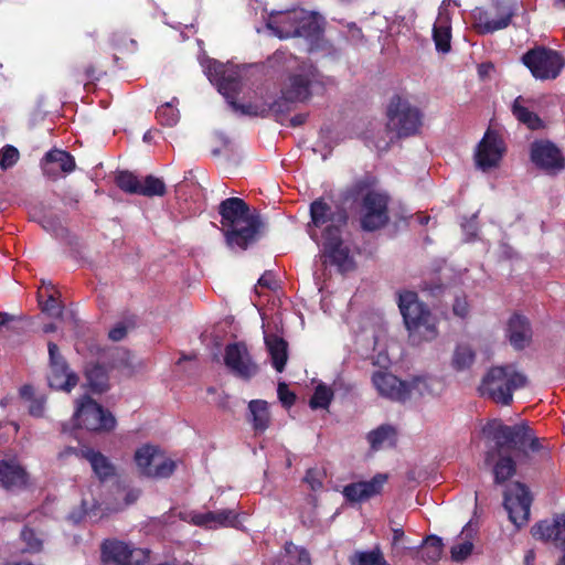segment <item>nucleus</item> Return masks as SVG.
I'll list each match as a JSON object with an SVG mask.
<instances>
[{
    "label": "nucleus",
    "instance_id": "54",
    "mask_svg": "<svg viewBox=\"0 0 565 565\" xmlns=\"http://www.w3.org/2000/svg\"><path fill=\"white\" fill-rule=\"evenodd\" d=\"M45 411V398L43 396L33 398L29 405V414L33 417H43Z\"/></svg>",
    "mask_w": 565,
    "mask_h": 565
},
{
    "label": "nucleus",
    "instance_id": "15",
    "mask_svg": "<svg viewBox=\"0 0 565 565\" xmlns=\"http://www.w3.org/2000/svg\"><path fill=\"white\" fill-rule=\"evenodd\" d=\"M530 159L537 169L547 174L555 175L565 169L562 150L548 139H537L531 143Z\"/></svg>",
    "mask_w": 565,
    "mask_h": 565
},
{
    "label": "nucleus",
    "instance_id": "7",
    "mask_svg": "<svg viewBox=\"0 0 565 565\" xmlns=\"http://www.w3.org/2000/svg\"><path fill=\"white\" fill-rule=\"evenodd\" d=\"M522 64L539 81L556 79L565 67V57L556 50L535 45L521 56Z\"/></svg>",
    "mask_w": 565,
    "mask_h": 565
},
{
    "label": "nucleus",
    "instance_id": "21",
    "mask_svg": "<svg viewBox=\"0 0 565 565\" xmlns=\"http://www.w3.org/2000/svg\"><path fill=\"white\" fill-rule=\"evenodd\" d=\"M372 383L381 396L396 402H405L411 394L409 385L390 372L376 371Z\"/></svg>",
    "mask_w": 565,
    "mask_h": 565
},
{
    "label": "nucleus",
    "instance_id": "17",
    "mask_svg": "<svg viewBox=\"0 0 565 565\" xmlns=\"http://www.w3.org/2000/svg\"><path fill=\"white\" fill-rule=\"evenodd\" d=\"M224 364L236 377L244 381H249L259 372L244 342L228 343L225 347Z\"/></svg>",
    "mask_w": 565,
    "mask_h": 565
},
{
    "label": "nucleus",
    "instance_id": "2",
    "mask_svg": "<svg viewBox=\"0 0 565 565\" xmlns=\"http://www.w3.org/2000/svg\"><path fill=\"white\" fill-rule=\"evenodd\" d=\"M222 233L231 248L247 249L256 243L265 228L258 213H252L249 205L241 198H228L218 205Z\"/></svg>",
    "mask_w": 565,
    "mask_h": 565
},
{
    "label": "nucleus",
    "instance_id": "35",
    "mask_svg": "<svg viewBox=\"0 0 565 565\" xmlns=\"http://www.w3.org/2000/svg\"><path fill=\"white\" fill-rule=\"evenodd\" d=\"M19 537L24 544L22 553L40 554L44 548L43 533L29 525H24L21 529Z\"/></svg>",
    "mask_w": 565,
    "mask_h": 565
},
{
    "label": "nucleus",
    "instance_id": "14",
    "mask_svg": "<svg viewBox=\"0 0 565 565\" xmlns=\"http://www.w3.org/2000/svg\"><path fill=\"white\" fill-rule=\"evenodd\" d=\"M318 70L312 64L301 63L296 72L287 77L281 87V93L289 100L303 103L311 97V87L318 82Z\"/></svg>",
    "mask_w": 565,
    "mask_h": 565
},
{
    "label": "nucleus",
    "instance_id": "6",
    "mask_svg": "<svg viewBox=\"0 0 565 565\" xmlns=\"http://www.w3.org/2000/svg\"><path fill=\"white\" fill-rule=\"evenodd\" d=\"M386 128L394 131L398 138H407L419 132L423 125V113L409 103L407 98L394 95L386 109Z\"/></svg>",
    "mask_w": 565,
    "mask_h": 565
},
{
    "label": "nucleus",
    "instance_id": "22",
    "mask_svg": "<svg viewBox=\"0 0 565 565\" xmlns=\"http://www.w3.org/2000/svg\"><path fill=\"white\" fill-rule=\"evenodd\" d=\"M386 473H376L369 481L351 482L343 487L342 494L348 502L359 503L381 494L384 484L387 482Z\"/></svg>",
    "mask_w": 565,
    "mask_h": 565
},
{
    "label": "nucleus",
    "instance_id": "10",
    "mask_svg": "<svg viewBox=\"0 0 565 565\" xmlns=\"http://www.w3.org/2000/svg\"><path fill=\"white\" fill-rule=\"evenodd\" d=\"M73 419L76 427L89 431H110L116 426L114 415L87 395L78 402Z\"/></svg>",
    "mask_w": 565,
    "mask_h": 565
},
{
    "label": "nucleus",
    "instance_id": "32",
    "mask_svg": "<svg viewBox=\"0 0 565 565\" xmlns=\"http://www.w3.org/2000/svg\"><path fill=\"white\" fill-rule=\"evenodd\" d=\"M523 102L524 98L522 96H518L514 99L511 106L512 115L516 118L518 121L525 125L530 130L543 129L545 127L544 121L537 114L523 106Z\"/></svg>",
    "mask_w": 565,
    "mask_h": 565
},
{
    "label": "nucleus",
    "instance_id": "1",
    "mask_svg": "<svg viewBox=\"0 0 565 565\" xmlns=\"http://www.w3.org/2000/svg\"><path fill=\"white\" fill-rule=\"evenodd\" d=\"M484 431L494 440L498 460L493 466L494 482L501 484L509 480L516 471V463L510 455H503L504 449H516L522 452L523 458L529 455L525 450L527 445L532 452L543 449L540 438L534 435L533 429L526 422L513 426L503 424L501 420H493L487 425Z\"/></svg>",
    "mask_w": 565,
    "mask_h": 565
},
{
    "label": "nucleus",
    "instance_id": "44",
    "mask_svg": "<svg viewBox=\"0 0 565 565\" xmlns=\"http://www.w3.org/2000/svg\"><path fill=\"white\" fill-rule=\"evenodd\" d=\"M116 184L126 193L139 195L141 180L130 171H120L116 177Z\"/></svg>",
    "mask_w": 565,
    "mask_h": 565
},
{
    "label": "nucleus",
    "instance_id": "41",
    "mask_svg": "<svg viewBox=\"0 0 565 565\" xmlns=\"http://www.w3.org/2000/svg\"><path fill=\"white\" fill-rule=\"evenodd\" d=\"M476 359L473 350L467 344L457 345L452 355V367L457 371L469 369Z\"/></svg>",
    "mask_w": 565,
    "mask_h": 565
},
{
    "label": "nucleus",
    "instance_id": "48",
    "mask_svg": "<svg viewBox=\"0 0 565 565\" xmlns=\"http://www.w3.org/2000/svg\"><path fill=\"white\" fill-rule=\"evenodd\" d=\"M473 550V544L470 540H466L465 542L454 545L450 550L451 559L454 562H462L465 561Z\"/></svg>",
    "mask_w": 565,
    "mask_h": 565
},
{
    "label": "nucleus",
    "instance_id": "31",
    "mask_svg": "<svg viewBox=\"0 0 565 565\" xmlns=\"http://www.w3.org/2000/svg\"><path fill=\"white\" fill-rule=\"evenodd\" d=\"M192 521L195 525L200 526H209L211 523H217L222 526H234L237 522V514L231 509H224L198 514Z\"/></svg>",
    "mask_w": 565,
    "mask_h": 565
},
{
    "label": "nucleus",
    "instance_id": "30",
    "mask_svg": "<svg viewBox=\"0 0 565 565\" xmlns=\"http://www.w3.org/2000/svg\"><path fill=\"white\" fill-rule=\"evenodd\" d=\"M85 379L89 391L94 394H102L109 388V375L107 369L99 363L86 366Z\"/></svg>",
    "mask_w": 565,
    "mask_h": 565
},
{
    "label": "nucleus",
    "instance_id": "16",
    "mask_svg": "<svg viewBox=\"0 0 565 565\" xmlns=\"http://www.w3.org/2000/svg\"><path fill=\"white\" fill-rule=\"evenodd\" d=\"M329 235L321 237L320 257L326 265L335 266L339 273H347L354 268V260L350 248L342 239V232L328 231Z\"/></svg>",
    "mask_w": 565,
    "mask_h": 565
},
{
    "label": "nucleus",
    "instance_id": "38",
    "mask_svg": "<svg viewBox=\"0 0 565 565\" xmlns=\"http://www.w3.org/2000/svg\"><path fill=\"white\" fill-rule=\"evenodd\" d=\"M166 193L167 186L161 178L149 174L141 180L139 195L153 198L163 196Z\"/></svg>",
    "mask_w": 565,
    "mask_h": 565
},
{
    "label": "nucleus",
    "instance_id": "3",
    "mask_svg": "<svg viewBox=\"0 0 565 565\" xmlns=\"http://www.w3.org/2000/svg\"><path fill=\"white\" fill-rule=\"evenodd\" d=\"M376 184L374 175L365 174L356 179L345 192V199L356 203L361 230L369 233L386 227L391 221V196L386 191L375 189Z\"/></svg>",
    "mask_w": 565,
    "mask_h": 565
},
{
    "label": "nucleus",
    "instance_id": "50",
    "mask_svg": "<svg viewBox=\"0 0 565 565\" xmlns=\"http://www.w3.org/2000/svg\"><path fill=\"white\" fill-rule=\"evenodd\" d=\"M103 74L104 73L97 71L93 64H89L85 67L83 76H81L79 73H74V77L77 83L87 81V83H85V86H87V84H94L95 82L99 81Z\"/></svg>",
    "mask_w": 565,
    "mask_h": 565
},
{
    "label": "nucleus",
    "instance_id": "19",
    "mask_svg": "<svg viewBox=\"0 0 565 565\" xmlns=\"http://www.w3.org/2000/svg\"><path fill=\"white\" fill-rule=\"evenodd\" d=\"M40 167L44 177L56 181L63 174L73 172L76 168V162L68 151L53 148L43 156Z\"/></svg>",
    "mask_w": 565,
    "mask_h": 565
},
{
    "label": "nucleus",
    "instance_id": "24",
    "mask_svg": "<svg viewBox=\"0 0 565 565\" xmlns=\"http://www.w3.org/2000/svg\"><path fill=\"white\" fill-rule=\"evenodd\" d=\"M532 327L529 319L520 313H513L507 323V338L518 351L530 345L532 341Z\"/></svg>",
    "mask_w": 565,
    "mask_h": 565
},
{
    "label": "nucleus",
    "instance_id": "27",
    "mask_svg": "<svg viewBox=\"0 0 565 565\" xmlns=\"http://www.w3.org/2000/svg\"><path fill=\"white\" fill-rule=\"evenodd\" d=\"M214 72L217 76L218 92L226 98L228 104L230 100H236V96L242 89L239 75L236 72L228 73L221 63L214 64Z\"/></svg>",
    "mask_w": 565,
    "mask_h": 565
},
{
    "label": "nucleus",
    "instance_id": "23",
    "mask_svg": "<svg viewBox=\"0 0 565 565\" xmlns=\"http://www.w3.org/2000/svg\"><path fill=\"white\" fill-rule=\"evenodd\" d=\"M0 484L7 491L24 490L30 486V475L15 459H1Z\"/></svg>",
    "mask_w": 565,
    "mask_h": 565
},
{
    "label": "nucleus",
    "instance_id": "47",
    "mask_svg": "<svg viewBox=\"0 0 565 565\" xmlns=\"http://www.w3.org/2000/svg\"><path fill=\"white\" fill-rule=\"evenodd\" d=\"M20 159L19 150L11 145H6L0 149V168L6 171L11 169Z\"/></svg>",
    "mask_w": 565,
    "mask_h": 565
},
{
    "label": "nucleus",
    "instance_id": "53",
    "mask_svg": "<svg viewBox=\"0 0 565 565\" xmlns=\"http://www.w3.org/2000/svg\"><path fill=\"white\" fill-rule=\"evenodd\" d=\"M47 349H49L50 367L55 366V365H64L67 363L66 360L64 359V356L61 354L57 344L50 341L47 343Z\"/></svg>",
    "mask_w": 565,
    "mask_h": 565
},
{
    "label": "nucleus",
    "instance_id": "40",
    "mask_svg": "<svg viewBox=\"0 0 565 565\" xmlns=\"http://www.w3.org/2000/svg\"><path fill=\"white\" fill-rule=\"evenodd\" d=\"M316 12H308L303 10L301 15V23L299 25V34L297 38L316 39L322 32V29L318 24Z\"/></svg>",
    "mask_w": 565,
    "mask_h": 565
},
{
    "label": "nucleus",
    "instance_id": "5",
    "mask_svg": "<svg viewBox=\"0 0 565 565\" xmlns=\"http://www.w3.org/2000/svg\"><path fill=\"white\" fill-rule=\"evenodd\" d=\"M526 385V377L511 365L494 366L484 375L479 386L482 396L502 405H510L513 392Z\"/></svg>",
    "mask_w": 565,
    "mask_h": 565
},
{
    "label": "nucleus",
    "instance_id": "61",
    "mask_svg": "<svg viewBox=\"0 0 565 565\" xmlns=\"http://www.w3.org/2000/svg\"><path fill=\"white\" fill-rule=\"evenodd\" d=\"M306 120H307L306 114H297L290 118L289 124L291 127H299V126L303 125L306 122Z\"/></svg>",
    "mask_w": 565,
    "mask_h": 565
},
{
    "label": "nucleus",
    "instance_id": "62",
    "mask_svg": "<svg viewBox=\"0 0 565 565\" xmlns=\"http://www.w3.org/2000/svg\"><path fill=\"white\" fill-rule=\"evenodd\" d=\"M494 70V66L492 63L488 62V63H481L478 67V73L480 75V77H486L487 75H489V73L491 71Z\"/></svg>",
    "mask_w": 565,
    "mask_h": 565
},
{
    "label": "nucleus",
    "instance_id": "59",
    "mask_svg": "<svg viewBox=\"0 0 565 565\" xmlns=\"http://www.w3.org/2000/svg\"><path fill=\"white\" fill-rule=\"evenodd\" d=\"M20 396L29 402H31L34 397V388L32 385L30 384H25L23 386H21L20 391Z\"/></svg>",
    "mask_w": 565,
    "mask_h": 565
},
{
    "label": "nucleus",
    "instance_id": "25",
    "mask_svg": "<svg viewBox=\"0 0 565 565\" xmlns=\"http://www.w3.org/2000/svg\"><path fill=\"white\" fill-rule=\"evenodd\" d=\"M81 457L89 462L95 477L100 482L108 481L116 476V466L100 451L84 447L81 449Z\"/></svg>",
    "mask_w": 565,
    "mask_h": 565
},
{
    "label": "nucleus",
    "instance_id": "34",
    "mask_svg": "<svg viewBox=\"0 0 565 565\" xmlns=\"http://www.w3.org/2000/svg\"><path fill=\"white\" fill-rule=\"evenodd\" d=\"M396 429L387 424L381 425L367 434V441L373 450H379L385 444L395 446Z\"/></svg>",
    "mask_w": 565,
    "mask_h": 565
},
{
    "label": "nucleus",
    "instance_id": "52",
    "mask_svg": "<svg viewBox=\"0 0 565 565\" xmlns=\"http://www.w3.org/2000/svg\"><path fill=\"white\" fill-rule=\"evenodd\" d=\"M277 394L281 404L287 408L296 402V394L289 390L286 383L278 384Z\"/></svg>",
    "mask_w": 565,
    "mask_h": 565
},
{
    "label": "nucleus",
    "instance_id": "63",
    "mask_svg": "<svg viewBox=\"0 0 565 565\" xmlns=\"http://www.w3.org/2000/svg\"><path fill=\"white\" fill-rule=\"evenodd\" d=\"M139 493H140L139 491H135V490L129 491V492L126 494V497H125V502H126V504H131V503H134V502L138 499Z\"/></svg>",
    "mask_w": 565,
    "mask_h": 565
},
{
    "label": "nucleus",
    "instance_id": "9",
    "mask_svg": "<svg viewBox=\"0 0 565 565\" xmlns=\"http://www.w3.org/2000/svg\"><path fill=\"white\" fill-rule=\"evenodd\" d=\"M310 218L311 221L308 224L310 237L317 241V233L311 227L322 228L321 237L329 235L328 231L343 232L349 215L345 209L337 207L333 210L323 198H319L310 204Z\"/></svg>",
    "mask_w": 565,
    "mask_h": 565
},
{
    "label": "nucleus",
    "instance_id": "26",
    "mask_svg": "<svg viewBox=\"0 0 565 565\" xmlns=\"http://www.w3.org/2000/svg\"><path fill=\"white\" fill-rule=\"evenodd\" d=\"M532 535L543 541L565 543V514L556 515L553 522L541 521L532 527Z\"/></svg>",
    "mask_w": 565,
    "mask_h": 565
},
{
    "label": "nucleus",
    "instance_id": "57",
    "mask_svg": "<svg viewBox=\"0 0 565 565\" xmlns=\"http://www.w3.org/2000/svg\"><path fill=\"white\" fill-rule=\"evenodd\" d=\"M290 565H311V557L305 547L298 550L297 559Z\"/></svg>",
    "mask_w": 565,
    "mask_h": 565
},
{
    "label": "nucleus",
    "instance_id": "12",
    "mask_svg": "<svg viewBox=\"0 0 565 565\" xmlns=\"http://www.w3.org/2000/svg\"><path fill=\"white\" fill-rule=\"evenodd\" d=\"M494 12L476 8L472 12L473 28L479 34H490L508 28L515 14L511 3L504 0H493Z\"/></svg>",
    "mask_w": 565,
    "mask_h": 565
},
{
    "label": "nucleus",
    "instance_id": "29",
    "mask_svg": "<svg viewBox=\"0 0 565 565\" xmlns=\"http://www.w3.org/2000/svg\"><path fill=\"white\" fill-rule=\"evenodd\" d=\"M265 344L274 369L281 373L288 360V343L281 337L270 333L265 335Z\"/></svg>",
    "mask_w": 565,
    "mask_h": 565
},
{
    "label": "nucleus",
    "instance_id": "60",
    "mask_svg": "<svg viewBox=\"0 0 565 565\" xmlns=\"http://www.w3.org/2000/svg\"><path fill=\"white\" fill-rule=\"evenodd\" d=\"M392 545L395 546L399 543V541L404 537L405 533L402 526L399 527H392Z\"/></svg>",
    "mask_w": 565,
    "mask_h": 565
},
{
    "label": "nucleus",
    "instance_id": "28",
    "mask_svg": "<svg viewBox=\"0 0 565 565\" xmlns=\"http://www.w3.org/2000/svg\"><path fill=\"white\" fill-rule=\"evenodd\" d=\"M47 381L50 387L68 393L77 385L78 376L70 370L66 363L64 365L51 366Z\"/></svg>",
    "mask_w": 565,
    "mask_h": 565
},
{
    "label": "nucleus",
    "instance_id": "4",
    "mask_svg": "<svg viewBox=\"0 0 565 565\" xmlns=\"http://www.w3.org/2000/svg\"><path fill=\"white\" fill-rule=\"evenodd\" d=\"M398 308L413 343L418 344L437 337L436 318L415 291L398 292Z\"/></svg>",
    "mask_w": 565,
    "mask_h": 565
},
{
    "label": "nucleus",
    "instance_id": "51",
    "mask_svg": "<svg viewBox=\"0 0 565 565\" xmlns=\"http://www.w3.org/2000/svg\"><path fill=\"white\" fill-rule=\"evenodd\" d=\"M42 310L52 317H58L62 315L63 307L58 300L53 296L49 295L45 301H40Z\"/></svg>",
    "mask_w": 565,
    "mask_h": 565
},
{
    "label": "nucleus",
    "instance_id": "55",
    "mask_svg": "<svg viewBox=\"0 0 565 565\" xmlns=\"http://www.w3.org/2000/svg\"><path fill=\"white\" fill-rule=\"evenodd\" d=\"M452 312L459 318H466L469 313V303L466 297H457L452 305Z\"/></svg>",
    "mask_w": 565,
    "mask_h": 565
},
{
    "label": "nucleus",
    "instance_id": "36",
    "mask_svg": "<svg viewBox=\"0 0 565 565\" xmlns=\"http://www.w3.org/2000/svg\"><path fill=\"white\" fill-rule=\"evenodd\" d=\"M351 565H390L379 545L371 551H356L350 556Z\"/></svg>",
    "mask_w": 565,
    "mask_h": 565
},
{
    "label": "nucleus",
    "instance_id": "58",
    "mask_svg": "<svg viewBox=\"0 0 565 565\" xmlns=\"http://www.w3.org/2000/svg\"><path fill=\"white\" fill-rule=\"evenodd\" d=\"M258 285L260 287H265V288H268V289H274L275 286H276V282H275V280L273 278V275L270 273H265L258 279Z\"/></svg>",
    "mask_w": 565,
    "mask_h": 565
},
{
    "label": "nucleus",
    "instance_id": "49",
    "mask_svg": "<svg viewBox=\"0 0 565 565\" xmlns=\"http://www.w3.org/2000/svg\"><path fill=\"white\" fill-rule=\"evenodd\" d=\"M324 475L317 468H310L306 471L303 481L308 483L312 491H318L323 487Z\"/></svg>",
    "mask_w": 565,
    "mask_h": 565
},
{
    "label": "nucleus",
    "instance_id": "13",
    "mask_svg": "<svg viewBox=\"0 0 565 565\" xmlns=\"http://www.w3.org/2000/svg\"><path fill=\"white\" fill-rule=\"evenodd\" d=\"M532 495L526 484L515 481L511 483L503 495V505L508 511L510 521L520 529L530 518Z\"/></svg>",
    "mask_w": 565,
    "mask_h": 565
},
{
    "label": "nucleus",
    "instance_id": "20",
    "mask_svg": "<svg viewBox=\"0 0 565 565\" xmlns=\"http://www.w3.org/2000/svg\"><path fill=\"white\" fill-rule=\"evenodd\" d=\"M301 15H303V9L297 8L271 12L267 22V28L279 39L297 38L299 34Z\"/></svg>",
    "mask_w": 565,
    "mask_h": 565
},
{
    "label": "nucleus",
    "instance_id": "42",
    "mask_svg": "<svg viewBox=\"0 0 565 565\" xmlns=\"http://www.w3.org/2000/svg\"><path fill=\"white\" fill-rule=\"evenodd\" d=\"M333 398V391L323 383L316 386L312 396L310 397L309 405L312 409L328 408Z\"/></svg>",
    "mask_w": 565,
    "mask_h": 565
},
{
    "label": "nucleus",
    "instance_id": "11",
    "mask_svg": "<svg viewBox=\"0 0 565 565\" xmlns=\"http://www.w3.org/2000/svg\"><path fill=\"white\" fill-rule=\"evenodd\" d=\"M134 459L139 473L147 478H168L175 469V462L164 457L159 447L148 444L136 450Z\"/></svg>",
    "mask_w": 565,
    "mask_h": 565
},
{
    "label": "nucleus",
    "instance_id": "8",
    "mask_svg": "<svg viewBox=\"0 0 565 565\" xmlns=\"http://www.w3.org/2000/svg\"><path fill=\"white\" fill-rule=\"evenodd\" d=\"M150 550L116 537L104 539L99 545L102 565H147Z\"/></svg>",
    "mask_w": 565,
    "mask_h": 565
},
{
    "label": "nucleus",
    "instance_id": "43",
    "mask_svg": "<svg viewBox=\"0 0 565 565\" xmlns=\"http://www.w3.org/2000/svg\"><path fill=\"white\" fill-rule=\"evenodd\" d=\"M296 104L294 100H289L285 94L273 102H267L268 116L274 115L276 121L282 122V119L292 109V105Z\"/></svg>",
    "mask_w": 565,
    "mask_h": 565
},
{
    "label": "nucleus",
    "instance_id": "45",
    "mask_svg": "<svg viewBox=\"0 0 565 565\" xmlns=\"http://www.w3.org/2000/svg\"><path fill=\"white\" fill-rule=\"evenodd\" d=\"M230 105L233 108V110L238 111L242 115L257 117L268 116L269 108L267 107V102L239 104L236 100H230Z\"/></svg>",
    "mask_w": 565,
    "mask_h": 565
},
{
    "label": "nucleus",
    "instance_id": "39",
    "mask_svg": "<svg viewBox=\"0 0 565 565\" xmlns=\"http://www.w3.org/2000/svg\"><path fill=\"white\" fill-rule=\"evenodd\" d=\"M444 543L443 540L437 535H428L422 548V558L425 562L435 563L440 559L443 554Z\"/></svg>",
    "mask_w": 565,
    "mask_h": 565
},
{
    "label": "nucleus",
    "instance_id": "18",
    "mask_svg": "<svg viewBox=\"0 0 565 565\" xmlns=\"http://www.w3.org/2000/svg\"><path fill=\"white\" fill-rule=\"evenodd\" d=\"M505 152L503 140L494 131L487 130L483 138L478 143L475 161L477 168L483 172L497 168Z\"/></svg>",
    "mask_w": 565,
    "mask_h": 565
},
{
    "label": "nucleus",
    "instance_id": "46",
    "mask_svg": "<svg viewBox=\"0 0 565 565\" xmlns=\"http://www.w3.org/2000/svg\"><path fill=\"white\" fill-rule=\"evenodd\" d=\"M156 118L160 125L173 127L179 121V110L171 103H166L158 107Z\"/></svg>",
    "mask_w": 565,
    "mask_h": 565
},
{
    "label": "nucleus",
    "instance_id": "56",
    "mask_svg": "<svg viewBox=\"0 0 565 565\" xmlns=\"http://www.w3.org/2000/svg\"><path fill=\"white\" fill-rule=\"evenodd\" d=\"M127 335V328L124 323H117L108 332V338L113 341H121Z\"/></svg>",
    "mask_w": 565,
    "mask_h": 565
},
{
    "label": "nucleus",
    "instance_id": "33",
    "mask_svg": "<svg viewBox=\"0 0 565 565\" xmlns=\"http://www.w3.org/2000/svg\"><path fill=\"white\" fill-rule=\"evenodd\" d=\"M250 422L255 431H265L270 423L268 403L264 399H253L248 403Z\"/></svg>",
    "mask_w": 565,
    "mask_h": 565
},
{
    "label": "nucleus",
    "instance_id": "64",
    "mask_svg": "<svg viewBox=\"0 0 565 565\" xmlns=\"http://www.w3.org/2000/svg\"><path fill=\"white\" fill-rule=\"evenodd\" d=\"M535 554L532 550L527 551L524 556V565H534Z\"/></svg>",
    "mask_w": 565,
    "mask_h": 565
},
{
    "label": "nucleus",
    "instance_id": "37",
    "mask_svg": "<svg viewBox=\"0 0 565 565\" xmlns=\"http://www.w3.org/2000/svg\"><path fill=\"white\" fill-rule=\"evenodd\" d=\"M433 39L437 51L448 53L451 49V26L447 19L439 20L433 28Z\"/></svg>",
    "mask_w": 565,
    "mask_h": 565
}]
</instances>
